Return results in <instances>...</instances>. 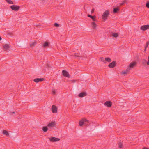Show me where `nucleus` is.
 <instances>
[{"instance_id":"1","label":"nucleus","mask_w":149,"mask_h":149,"mask_svg":"<svg viewBox=\"0 0 149 149\" xmlns=\"http://www.w3.org/2000/svg\"><path fill=\"white\" fill-rule=\"evenodd\" d=\"M109 10H105L103 13L102 17L103 20L104 21H106L107 18L108 17L109 15Z\"/></svg>"},{"instance_id":"2","label":"nucleus","mask_w":149,"mask_h":149,"mask_svg":"<svg viewBox=\"0 0 149 149\" xmlns=\"http://www.w3.org/2000/svg\"><path fill=\"white\" fill-rule=\"evenodd\" d=\"M136 62H132L130 63L128 68L127 69V71H128L131 70V68H132L136 65Z\"/></svg>"},{"instance_id":"3","label":"nucleus","mask_w":149,"mask_h":149,"mask_svg":"<svg viewBox=\"0 0 149 149\" xmlns=\"http://www.w3.org/2000/svg\"><path fill=\"white\" fill-rule=\"evenodd\" d=\"M88 122V120L86 118H83L81 120L79 123L80 126H82L84 124V122Z\"/></svg>"},{"instance_id":"4","label":"nucleus","mask_w":149,"mask_h":149,"mask_svg":"<svg viewBox=\"0 0 149 149\" xmlns=\"http://www.w3.org/2000/svg\"><path fill=\"white\" fill-rule=\"evenodd\" d=\"M10 8L12 10L17 11L19 9L20 7L17 5H12L10 6Z\"/></svg>"},{"instance_id":"5","label":"nucleus","mask_w":149,"mask_h":149,"mask_svg":"<svg viewBox=\"0 0 149 149\" xmlns=\"http://www.w3.org/2000/svg\"><path fill=\"white\" fill-rule=\"evenodd\" d=\"M50 141L51 142H57L59 141L60 139L56 137H52L49 138Z\"/></svg>"},{"instance_id":"6","label":"nucleus","mask_w":149,"mask_h":149,"mask_svg":"<svg viewBox=\"0 0 149 149\" xmlns=\"http://www.w3.org/2000/svg\"><path fill=\"white\" fill-rule=\"evenodd\" d=\"M140 29L143 31H145L147 29H149V25H143L141 27Z\"/></svg>"},{"instance_id":"7","label":"nucleus","mask_w":149,"mask_h":149,"mask_svg":"<svg viewBox=\"0 0 149 149\" xmlns=\"http://www.w3.org/2000/svg\"><path fill=\"white\" fill-rule=\"evenodd\" d=\"M52 112L54 113H56L57 112V107L54 105H52Z\"/></svg>"},{"instance_id":"8","label":"nucleus","mask_w":149,"mask_h":149,"mask_svg":"<svg viewBox=\"0 0 149 149\" xmlns=\"http://www.w3.org/2000/svg\"><path fill=\"white\" fill-rule=\"evenodd\" d=\"M55 125L56 123L55 122L53 121L49 123L47 125V126L51 128L55 126Z\"/></svg>"},{"instance_id":"9","label":"nucleus","mask_w":149,"mask_h":149,"mask_svg":"<svg viewBox=\"0 0 149 149\" xmlns=\"http://www.w3.org/2000/svg\"><path fill=\"white\" fill-rule=\"evenodd\" d=\"M62 73L63 75L67 77H69L70 75L66 71L63 70L62 71Z\"/></svg>"},{"instance_id":"10","label":"nucleus","mask_w":149,"mask_h":149,"mask_svg":"<svg viewBox=\"0 0 149 149\" xmlns=\"http://www.w3.org/2000/svg\"><path fill=\"white\" fill-rule=\"evenodd\" d=\"M116 64V62L115 61H113L111 63H110L108 66L110 68H113L114 67Z\"/></svg>"},{"instance_id":"11","label":"nucleus","mask_w":149,"mask_h":149,"mask_svg":"<svg viewBox=\"0 0 149 149\" xmlns=\"http://www.w3.org/2000/svg\"><path fill=\"white\" fill-rule=\"evenodd\" d=\"M104 104L108 107H110L111 106L112 104L111 102L107 101L104 103Z\"/></svg>"},{"instance_id":"12","label":"nucleus","mask_w":149,"mask_h":149,"mask_svg":"<svg viewBox=\"0 0 149 149\" xmlns=\"http://www.w3.org/2000/svg\"><path fill=\"white\" fill-rule=\"evenodd\" d=\"M43 78H37L34 79V81L36 83L42 81L44 80Z\"/></svg>"},{"instance_id":"13","label":"nucleus","mask_w":149,"mask_h":149,"mask_svg":"<svg viewBox=\"0 0 149 149\" xmlns=\"http://www.w3.org/2000/svg\"><path fill=\"white\" fill-rule=\"evenodd\" d=\"M4 49L6 50H8L10 48V46L8 44H5L3 46Z\"/></svg>"},{"instance_id":"14","label":"nucleus","mask_w":149,"mask_h":149,"mask_svg":"<svg viewBox=\"0 0 149 149\" xmlns=\"http://www.w3.org/2000/svg\"><path fill=\"white\" fill-rule=\"evenodd\" d=\"M86 95V93L85 92H82L80 93L79 95L80 97H82Z\"/></svg>"},{"instance_id":"15","label":"nucleus","mask_w":149,"mask_h":149,"mask_svg":"<svg viewBox=\"0 0 149 149\" xmlns=\"http://www.w3.org/2000/svg\"><path fill=\"white\" fill-rule=\"evenodd\" d=\"M36 44L37 43L36 41L32 42L30 44V46L31 47H33L35 46Z\"/></svg>"},{"instance_id":"16","label":"nucleus","mask_w":149,"mask_h":149,"mask_svg":"<svg viewBox=\"0 0 149 149\" xmlns=\"http://www.w3.org/2000/svg\"><path fill=\"white\" fill-rule=\"evenodd\" d=\"M49 45V43L47 41H46L43 44V47H45L48 46Z\"/></svg>"},{"instance_id":"17","label":"nucleus","mask_w":149,"mask_h":149,"mask_svg":"<svg viewBox=\"0 0 149 149\" xmlns=\"http://www.w3.org/2000/svg\"><path fill=\"white\" fill-rule=\"evenodd\" d=\"M92 27L93 29H95L97 27V25L95 23L93 22L92 23Z\"/></svg>"},{"instance_id":"18","label":"nucleus","mask_w":149,"mask_h":149,"mask_svg":"<svg viewBox=\"0 0 149 149\" xmlns=\"http://www.w3.org/2000/svg\"><path fill=\"white\" fill-rule=\"evenodd\" d=\"M119 10V9L118 8H116L113 9V12L114 13H116Z\"/></svg>"},{"instance_id":"19","label":"nucleus","mask_w":149,"mask_h":149,"mask_svg":"<svg viewBox=\"0 0 149 149\" xmlns=\"http://www.w3.org/2000/svg\"><path fill=\"white\" fill-rule=\"evenodd\" d=\"M3 134L5 135L6 136H8L9 135L8 133L6 130H4L3 131Z\"/></svg>"},{"instance_id":"20","label":"nucleus","mask_w":149,"mask_h":149,"mask_svg":"<svg viewBox=\"0 0 149 149\" xmlns=\"http://www.w3.org/2000/svg\"><path fill=\"white\" fill-rule=\"evenodd\" d=\"M43 131L45 132H47L48 130V128L46 127H44L42 128Z\"/></svg>"},{"instance_id":"21","label":"nucleus","mask_w":149,"mask_h":149,"mask_svg":"<svg viewBox=\"0 0 149 149\" xmlns=\"http://www.w3.org/2000/svg\"><path fill=\"white\" fill-rule=\"evenodd\" d=\"M105 59L106 61L109 62H110L111 61V58H106Z\"/></svg>"},{"instance_id":"22","label":"nucleus","mask_w":149,"mask_h":149,"mask_svg":"<svg viewBox=\"0 0 149 149\" xmlns=\"http://www.w3.org/2000/svg\"><path fill=\"white\" fill-rule=\"evenodd\" d=\"M9 4H13V2L11 0H5Z\"/></svg>"},{"instance_id":"23","label":"nucleus","mask_w":149,"mask_h":149,"mask_svg":"<svg viewBox=\"0 0 149 149\" xmlns=\"http://www.w3.org/2000/svg\"><path fill=\"white\" fill-rule=\"evenodd\" d=\"M112 36L114 37H117L118 36V35L117 33H113Z\"/></svg>"},{"instance_id":"24","label":"nucleus","mask_w":149,"mask_h":149,"mask_svg":"<svg viewBox=\"0 0 149 149\" xmlns=\"http://www.w3.org/2000/svg\"><path fill=\"white\" fill-rule=\"evenodd\" d=\"M149 44V42L148 41V42H147V43L146 44V46L145 47V50H144L145 51H146V49L147 47H148Z\"/></svg>"},{"instance_id":"25","label":"nucleus","mask_w":149,"mask_h":149,"mask_svg":"<svg viewBox=\"0 0 149 149\" xmlns=\"http://www.w3.org/2000/svg\"><path fill=\"white\" fill-rule=\"evenodd\" d=\"M127 70H126V71H122L121 72V73L122 74L125 75L126 74H127Z\"/></svg>"},{"instance_id":"26","label":"nucleus","mask_w":149,"mask_h":149,"mask_svg":"<svg viewBox=\"0 0 149 149\" xmlns=\"http://www.w3.org/2000/svg\"><path fill=\"white\" fill-rule=\"evenodd\" d=\"M54 25L56 27H58L59 26V24L56 23H55L54 24Z\"/></svg>"},{"instance_id":"27","label":"nucleus","mask_w":149,"mask_h":149,"mask_svg":"<svg viewBox=\"0 0 149 149\" xmlns=\"http://www.w3.org/2000/svg\"><path fill=\"white\" fill-rule=\"evenodd\" d=\"M146 6L148 8H149V2H148L146 4Z\"/></svg>"},{"instance_id":"28","label":"nucleus","mask_w":149,"mask_h":149,"mask_svg":"<svg viewBox=\"0 0 149 149\" xmlns=\"http://www.w3.org/2000/svg\"><path fill=\"white\" fill-rule=\"evenodd\" d=\"M148 60L147 62H146V64L147 65H149V56L148 57Z\"/></svg>"},{"instance_id":"29","label":"nucleus","mask_w":149,"mask_h":149,"mask_svg":"<svg viewBox=\"0 0 149 149\" xmlns=\"http://www.w3.org/2000/svg\"><path fill=\"white\" fill-rule=\"evenodd\" d=\"M91 18L92 19L93 21H95L96 20L94 16H92Z\"/></svg>"},{"instance_id":"30","label":"nucleus","mask_w":149,"mask_h":149,"mask_svg":"<svg viewBox=\"0 0 149 149\" xmlns=\"http://www.w3.org/2000/svg\"><path fill=\"white\" fill-rule=\"evenodd\" d=\"M52 92L53 94H55L56 93V91L54 89H53L52 90Z\"/></svg>"},{"instance_id":"31","label":"nucleus","mask_w":149,"mask_h":149,"mask_svg":"<svg viewBox=\"0 0 149 149\" xmlns=\"http://www.w3.org/2000/svg\"><path fill=\"white\" fill-rule=\"evenodd\" d=\"M100 60H101V61H103V62H104V58H100Z\"/></svg>"},{"instance_id":"32","label":"nucleus","mask_w":149,"mask_h":149,"mask_svg":"<svg viewBox=\"0 0 149 149\" xmlns=\"http://www.w3.org/2000/svg\"><path fill=\"white\" fill-rule=\"evenodd\" d=\"M143 63H146V62H147L146 61V60H145V59H143Z\"/></svg>"},{"instance_id":"33","label":"nucleus","mask_w":149,"mask_h":149,"mask_svg":"<svg viewBox=\"0 0 149 149\" xmlns=\"http://www.w3.org/2000/svg\"><path fill=\"white\" fill-rule=\"evenodd\" d=\"M122 147V144L121 143H120L119 144V147L120 148H121Z\"/></svg>"},{"instance_id":"34","label":"nucleus","mask_w":149,"mask_h":149,"mask_svg":"<svg viewBox=\"0 0 149 149\" xmlns=\"http://www.w3.org/2000/svg\"><path fill=\"white\" fill-rule=\"evenodd\" d=\"M89 122V121H88V122H84V125H88V123Z\"/></svg>"},{"instance_id":"35","label":"nucleus","mask_w":149,"mask_h":149,"mask_svg":"<svg viewBox=\"0 0 149 149\" xmlns=\"http://www.w3.org/2000/svg\"><path fill=\"white\" fill-rule=\"evenodd\" d=\"M88 17H90V18H91L92 17V16L89 15H88Z\"/></svg>"},{"instance_id":"36","label":"nucleus","mask_w":149,"mask_h":149,"mask_svg":"<svg viewBox=\"0 0 149 149\" xmlns=\"http://www.w3.org/2000/svg\"><path fill=\"white\" fill-rule=\"evenodd\" d=\"M125 2L124 1L122 3H120V5H122L125 3Z\"/></svg>"},{"instance_id":"37","label":"nucleus","mask_w":149,"mask_h":149,"mask_svg":"<svg viewBox=\"0 0 149 149\" xmlns=\"http://www.w3.org/2000/svg\"><path fill=\"white\" fill-rule=\"evenodd\" d=\"M94 10L93 9L92 10H91V12L92 13H93L94 12Z\"/></svg>"},{"instance_id":"38","label":"nucleus","mask_w":149,"mask_h":149,"mask_svg":"<svg viewBox=\"0 0 149 149\" xmlns=\"http://www.w3.org/2000/svg\"><path fill=\"white\" fill-rule=\"evenodd\" d=\"M143 149H149L148 148L146 147L143 148Z\"/></svg>"},{"instance_id":"39","label":"nucleus","mask_w":149,"mask_h":149,"mask_svg":"<svg viewBox=\"0 0 149 149\" xmlns=\"http://www.w3.org/2000/svg\"><path fill=\"white\" fill-rule=\"evenodd\" d=\"M1 40V38L0 37V41Z\"/></svg>"},{"instance_id":"40","label":"nucleus","mask_w":149,"mask_h":149,"mask_svg":"<svg viewBox=\"0 0 149 149\" xmlns=\"http://www.w3.org/2000/svg\"><path fill=\"white\" fill-rule=\"evenodd\" d=\"M12 113H15V112H12Z\"/></svg>"}]
</instances>
